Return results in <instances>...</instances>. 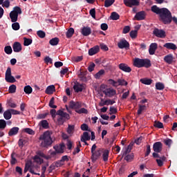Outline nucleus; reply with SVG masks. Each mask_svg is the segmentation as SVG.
Returning <instances> with one entry per match:
<instances>
[{"instance_id":"6e6552de","label":"nucleus","mask_w":177,"mask_h":177,"mask_svg":"<svg viewBox=\"0 0 177 177\" xmlns=\"http://www.w3.org/2000/svg\"><path fill=\"white\" fill-rule=\"evenodd\" d=\"M153 150L155 153H161L162 151V143L161 142H156L153 145Z\"/></svg>"},{"instance_id":"c03bdc74","label":"nucleus","mask_w":177,"mask_h":177,"mask_svg":"<svg viewBox=\"0 0 177 177\" xmlns=\"http://www.w3.org/2000/svg\"><path fill=\"white\" fill-rule=\"evenodd\" d=\"M111 20H118L120 19V15L116 12H113L110 16Z\"/></svg>"},{"instance_id":"4d7b16f0","label":"nucleus","mask_w":177,"mask_h":177,"mask_svg":"<svg viewBox=\"0 0 177 177\" xmlns=\"http://www.w3.org/2000/svg\"><path fill=\"white\" fill-rule=\"evenodd\" d=\"M82 131H88V132H91V129H89V126L88 124L84 123L80 127Z\"/></svg>"},{"instance_id":"473e14b6","label":"nucleus","mask_w":177,"mask_h":177,"mask_svg":"<svg viewBox=\"0 0 177 177\" xmlns=\"http://www.w3.org/2000/svg\"><path fill=\"white\" fill-rule=\"evenodd\" d=\"M19 17V15L17 14H15V12H12V11L10 13V18L11 19L12 23H16L17 21V19Z\"/></svg>"},{"instance_id":"13d9d810","label":"nucleus","mask_w":177,"mask_h":177,"mask_svg":"<svg viewBox=\"0 0 177 177\" xmlns=\"http://www.w3.org/2000/svg\"><path fill=\"white\" fill-rule=\"evenodd\" d=\"M130 37L131 38H132L133 39H135V38H136L138 37V30H131L130 32Z\"/></svg>"},{"instance_id":"f704fd0d","label":"nucleus","mask_w":177,"mask_h":177,"mask_svg":"<svg viewBox=\"0 0 177 177\" xmlns=\"http://www.w3.org/2000/svg\"><path fill=\"white\" fill-rule=\"evenodd\" d=\"M140 82L144 84V85H151L153 80L151 79L143 78L140 79Z\"/></svg>"},{"instance_id":"6e6d98bb","label":"nucleus","mask_w":177,"mask_h":177,"mask_svg":"<svg viewBox=\"0 0 177 177\" xmlns=\"http://www.w3.org/2000/svg\"><path fill=\"white\" fill-rule=\"evenodd\" d=\"M16 85L12 84L8 88L9 93H16Z\"/></svg>"},{"instance_id":"72a5a7b5","label":"nucleus","mask_w":177,"mask_h":177,"mask_svg":"<svg viewBox=\"0 0 177 177\" xmlns=\"http://www.w3.org/2000/svg\"><path fill=\"white\" fill-rule=\"evenodd\" d=\"M106 72L104 71V69H101L95 75V80H100V77H103V75H104V73Z\"/></svg>"},{"instance_id":"2eb2a0df","label":"nucleus","mask_w":177,"mask_h":177,"mask_svg":"<svg viewBox=\"0 0 177 177\" xmlns=\"http://www.w3.org/2000/svg\"><path fill=\"white\" fill-rule=\"evenodd\" d=\"M142 62H143V59L135 58L133 59V65L134 66V67H137V68H142Z\"/></svg>"},{"instance_id":"58836bf2","label":"nucleus","mask_w":177,"mask_h":177,"mask_svg":"<svg viewBox=\"0 0 177 177\" xmlns=\"http://www.w3.org/2000/svg\"><path fill=\"white\" fill-rule=\"evenodd\" d=\"M33 160L35 162H37V164H39V165H41V164H44V159L39 158L38 156H35Z\"/></svg>"},{"instance_id":"a211bd4d","label":"nucleus","mask_w":177,"mask_h":177,"mask_svg":"<svg viewBox=\"0 0 177 177\" xmlns=\"http://www.w3.org/2000/svg\"><path fill=\"white\" fill-rule=\"evenodd\" d=\"M20 129L17 127L11 128L8 131V136H16L19 133Z\"/></svg>"},{"instance_id":"412c9836","label":"nucleus","mask_w":177,"mask_h":177,"mask_svg":"<svg viewBox=\"0 0 177 177\" xmlns=\"http://www.w3.org/2000/svg\"><path fill=\"white\" fill-rule=\"evenodd\" d=\"M115 103V101L111 100H106L105 101L103 100V98L101 99V102H100V106H109V104L113 105Z\"/></svg>"},{"instance_id":"ea45409f","label":"nucleus","mask_w":177,"mask_h":177,"mask_svg":"<svg viewBox=\"0 0 177 177\" xmlns=\"http://www.w3.org/2000/svg\"><path fill=\"white\" fill-rule=\"evenodd\" d=\"M66 35V38H71V37H73V35H74V28H70L67 30Z\"/></svg>"},{"instance_id":"cd10ccee","label":"nucleus","mask_w":177,"mask_h":177,"mask_svg":"<svg viewBox=\"0 0 177 177\" xmlns=\"http://www.w3.org/2000/svg\"><path fill=\"white\" fill-rule=\"evenodd\" d=\"M86 140H91V136H89V133L84 132L83 136L81 138V142H86Z\"/></svg>"},{"instance_id":"a878e982","label":"nucleus","mask_w":177,"mask_h":177,"mask_svg":"<svg viewBox=\"0 0 177 177\" xmlns=\"http://www.w3.org/2000/svg\"><path fill=\"white\" fill-rule=\"evenodd\" d=\"M151 66V61L149 59H142V67H145V68H150Z\"/></svg>"},{"instance_id":"c85d7f7f","label":"nucleus","mask_w":177,"mask_h":177,"mask_svg":"<svg viewBox=\"0 0 177 177\" xmlns=\"http://www.w3.org/2000/svg\"><path fill=\"white\" fill-rule=\"evenodd\" d=\"M60 39H59V37H54L49 41L50 45L52 46H56V45L59 44Z\"/></svg>"},{"instance_id":"338daca9","label":"nucleus","mask_w":177,"mask_h":177,"mask_svg":"<svg viewBox=\"0 0 177 177\" xmlns=\"http://www.w3.org/2000/svg\"><path fill=\"white\" fill-rule=\"evenodd\" d=\"M24 132H26V133H28V135H34L35 133L32 129L30 128H26L24 129Z\"/></svg>"},{"instance_id":"9b49d317","label":"nucleus","mask_w":177,"mask_h":177,"mask_svg":"<svg viewBox=\"0 0 177 177\" xmlns=\"http://www.w3.org/2000/svg\"><path fill=\"white\" fill-rule=\"evenodd\" d=\"M100 156H102V151L100 149H97V151L93 152L91 153V160L93 162H95V161L98 160Z\"/></svg>"},{"instance_id":"9d476101","label":"nucleus","mask_w":177,"mask_h":177,"mask_svg":"<svg viewBox=\"0 0 177 177\" xmlns=\"http://www.w3.org/2000/svg\"><path fill=\"white\" fill-rule=\"evenodd\" d=\"M118 46L120 49H127L129 48V43L125 39H123L118 44Z\"/></svg>"},{"instance_id":"c756f323","label":"nucleus","mask_w":177,"mask_h":177,"mask_svg":"<svg viewBox=\"0 0 177 177\" xmlns=\"http://www.w3.org/2000/svg\"><path fill=\"white\" fill-rule=\"evenodd\" d=\"M39 125L40 127H42V128H44V129H48V128H49V122H48V120H43L40 121Z\"/></svg>"},{"instance_id":"6ab92c4d","label":"nucleus","mask_w":177,"mask_h":177,"mask_svg":"<svg viewBox=\"0 0 177 177\" xmlns=\"http://www.w3.org/2000/svg\"><path fill=\"white\" fill-rule=\"evenodd\" d=\"M157 48H158V45L157 44V43L151 44L149 49V55H154V53H156V50H157Z\"/></svg>"},{"instance_id":"bb28decb","label":"nucleus","mask_w":177,"mask_h":177,"mask_svg":"<svg viewBox=\"0 0 177 177\" xmlns=\"http://www.w3.org/2000/svg\"><path fill=\"white\" fill-rule=\"evenodd\" d=\"M102 153V160L104 162H107V161H109V154H110V151H109L108 149H105Z\"/></svg>"},{"instance_id":"f03ea898","label":"nucleus","mask_w":177,"mask_h":177,"mask_svg":"<svg viewBox=\"0 0 177 177\" xmlns=\"http://www.w3.org/2000/svg\"><path fill=\"white\" fill-rule=\"evenodd\" d=\"M51 135L52 132L46 131L40 136L39 140H41V147H49V146H52V143H53V139L52 138Z\"/></svg>"},{"instance_id":"e433bc0d","label":"nucleus","mask_w":177,"mask_h":177,"mask_svg":"<svg viewBox=\"0 0 177 177\" xmlns=\"http://www.w3.org/2000/svg\"><path fill=\"white\" fill-rule=\"evenodd\" d=\"M24 91L26 95H30V93H32V87L30 85L26 86L24 88Z\"/></svg>"},{"instance_id":"f3484780","label":"nucleus","mask_w":177,"mask_h":177,"mask_svg":"<svg viewBox=\"0 0 177 177\" xmlns=\"http://www.w3.org/2000/svg\"><path fill=\"white\" fill-rule=\"evenodd\" d=\"M82 35L84 37H88V35H91L92 34V29L89 27H83L81 31Z\"/></svg>"},{"instance_id":"79ce46f5","label":"nucleus","mask_w":177,"mask_h":177,"mask_svg":"<svg viewBox=\"0 0 177 177\" xmlns=\"http://www.w3.org/2000/svg\"><path fill=\"white\" fill-rule=\"evenodd\" d=\"M153 127H155V128H158L159 129H161L164 128V124H162V122L160 121H155L153 124Z\"/></svg>"},{"instance_id":"37998d69","label":"nucleus","mask_w":177,"mask_h":177,"mask_svg":"<svg viewBox=\"0 0 177 177\" xmlns=\"http://www.w3.org/2000/svg\"><path fill=\"white\" fill-rule=\"evenodd\" d=\"M32 44V39L24 37V46H28Z\"/></svg>"},{"instance_id":"09e8293b","label":"nucleus","mask_w":177,"mask_h":177,"mask_svg":"<svg viewBox=\"0 0 177 177\" xmlns=\"http://www.w3.org/2000/svg\"><path fill=\"white\" fill-rule=\"evenodd\" d=\"M15 156H16V153L13 152L11 154V160H10L11 165H15V164H16V162H17V159H16V158H15Z\"/></svg>"},{"instance_id":"7ed1b4c3","label":"nucleus","mask_w":177,"mask_h":177,"mask_svg":"<svg viewBox=\"0 0 177 177\" xmlns=\"http://www.w3.org/2000/svg\"><path fill=\"white\" fill-rule=\"evenodd\" d=\"M57 115H59L60 117L57 119V121L59 124H61L63 125L64 124L65 121H67V120H70V115L62 110H58L57 111Z\"/></svg>"},{"instance_id":"a18cd8bd","label":"nucleus","mask_w":177,"mask_h":177,"mask_svg":"<svg viewBox=\"0 0 177 177\" xmlns=\"http://www.w3.org/2000/svg\"><path fill=\"white\" fill-rule=\"evenodd\" d=\"M53 104H55V97H52L49 102L48 106L50 107V109H57V106Z\"/></svg>"},{"instance_id":"ddd939ff","label":"nucleus","mask_w":177,"mask_h":177,"mask_svg":"<svg viewBox=\"0 0 177 177\" xmlns=\"http://www.w3.org/2000/svg\"><path fill=\"white\" fill-rule=\"evenodd\" d=\"M103 93H104L106 96H108L109 97H111L117 93V91L113 88H109L103 91Z\"/></svg>"},{"instance_id":"20e7f679","label":"nucleus","mask_w":177,"mask_h":177,"mask_svg":"<svg viewBox=\"0 0 177 177\" xmlns=\"http://www.w3.org/2000/svg\"><path fill=\"white\" fill-rule=\"evenodd\" d=\"M28 171L30 174H32V175H39V176L41 175L39 173H36L35 171H34V167L32 166V161L27 162L25 164L24 173L27 174V172H28Z\"/></svg>"},{"instance_id":"aec40b11","label":"nucleus","mask_w":177,"mask_h":177,"mask_svg":"<svg viewBox=\"0 0 177 177\" xmlns=\"http://www.w3.org/2000/svg\"><path fill=\"white\" fill-rule=\"evenodd\" d=\"M88 74L87 71H82L80 69V72L78 73V77L80 78L81 81H86V75Z\"/></svg>"},{"instance_id":"bf43d9fd","label":"nucleus","mask_w":177,"mask_h":177,"mask_svg":"<svg viewBox=\"0 0 177 177\" xmlns=\"http://www.w3.org/2000/svg\"><path fill=\"white\" fill-rule=\"evenodd\" d=\"M118 85H120V86H127V85H128V82L127 81H125V80L124 79H118Z\"/></svg>"},{"instance_id":"c9c22d12","label":"nucleus","mask_w":177,"mask_h":177,"mask_svg":"<svg viewBox=\"0 0 177 177\" xmlns=\"http://www.w3.org/2000/svg\"><path fill=\"white\" fill-rule=\"evenodd\" d=\"M3 117L5 120H10V118H12V113L9 109L3 113Z\"/></svg>"},{"instance_id":"4c0bfd02","label":"nucleus","mask_w":177,"mask_h":177,"mask_svg":"<svg viewBox=\"0 0 177 177\" xmlns=\"http://www.w3.org/2000/svg\"><path fill=\"white\" fill-rule=\"evenodd\" d=\"M145 110H146V105L139 104L138 110L137 111L138 115H140V114H142V113H143V111H145Z\"/></svg>"},{"instance_id":"052dcab7","label":"nucleus","mask_w":177,"mask_h":177,"mask_svg":"<svg viewBox=\"0 0 177 177\" xmlns=\"http://www.w3.org/2000/svg\"><path fill=\"white\" fill-rule=\"evenodd\" d=\"M64 163L62 162V160H59V162H56L55 165H51L50 166V168H53V167H56L57 168H59V167H62V165H64Z\"/></svg>"},{"instance_id":"0e129e2a","label":"nucleus","mask_w":177,"mask_h":177,"mask_svg":"<svg viewBox=\"0 0 177 177\" xmlns=\"http://www.w3.org/2000/svg\"><path fill=\"white\" fill-rule=\"evenodd\" d=\"M10 6V1L9 0H5L3 1L2 7L6 8L7 9Z\"/></svg>"},{"instance_id":"5fc2aeb1","label":"nucleus","mask_w":177,"mask_h":177,"mask_svg":"<svg viewBox=\"0 0 177 177\" xmlns=\"http://www.w3.org/2000/svg\"><path fill=\"white\" fill-rule=\"evenodd\" d=\"M11 12H12L13 13L17 15H21V8H20V7L19 6H16L14 8V10Z\"/></svg>"},{"instance_id":"393cba45","label":"nucleus","mask_w":177,"mask_h":177,"mask_svg":"<svg viewBox=\"0 0 177 177\" xmlns=\"http://www.w3.org/2000/svg\"><path fill=\"white\" fill-rule=\"evenodd\" d=\"M164 60L168 64H171L172 62H174V56L172 55V54L167 55L165 56Z\"/></svg>"},{"instance_id":"4468645a","label":"nucleus","mask_w":177,"mask_h":177,"mask_svg":"<svg viewBox=\"0 0 177 177\" xmlns=\"http://www.w3.org/2000/svg\"><path fill=\"white\" fill-rule=\"evenodd\" d=\"M12 49L13 51L16 53H19V52H21V50L23 49L21 47V44L19 41H15L12 45Z\"/></svg>"},{"instance_id":"de8ad7c7","label":"nucleus","mask_w":177,"mask_h":177,"mask_svg":"<svg viewBox=\"0 0 177 177\" xmlns=\"http://www.w3.org/2000/svg\"><path fill=\"white\" fill-rule=\"evenodd\" d=\"M115 2V0H105L104 1V6L105 8H110L113 3Z\"/></svg>"},{"instance_id":"7c9ffc66","label":"nucleus","mask_w":177,"mask_h":177,"mask_svg":"<svg viewBox=\"0 0 177 177\" xmlns=\"http://www.w3.org/2000/svg\"><path fill=\"white\" fill-rule=\"evenodd\" d=\"M133 147V144L132 142H131L127 146V147H126L125 151L123 152L122 157H124V156H127V154H129V153H131V150H132Z\"/></svg>"},{"instance_id":"69168bd1","label":"nucleus","mask_w":177,"mask_h":177,"mask_svg":"<svg viewBox=\"0 0 177 177\" xmlns=\"http://www.w3.org/2000/svg\"><path fill=\"white\" fill-rule=\"evenodd\" d=\"M37 34L38 35V37H39V38H45L46 34L45 33V32L42 31V30H38L37 32Z\"/></svg>"},{"instance_id":"a19ab883","label":"nucleus","mask_w":177,"mask_h":177,"mask_svg":"<svg viewBox=\"0 0 177 177\" xmlns=\"http://www.w3.org/2000/svg\"><path fill=\"white\" fill-rule=\"evenodd\" d=\"M4 52L5 53H6V55H12V53L13 52V50L12 49V46H5Z\"/></svg>"},{"instance_id":"b1692460","label":"nucleus","mask_w":177,"mask_h":177,"mask_svg":"<svg viewBox=\"0 0 177 177\" xmlns=\"http://www.w3.org/2000/svg\"><path fill=\"white\" fill-rule=\"evenodd\" d=\"M55 91H56L55 85H50L46 88L45 93L47 95H52V93H53Z\"/></svg>"},{"instance_id":"603ef678","label":"nucleus","mask_w":177,"mask_h":177,"mask_svg":"<svg viewBox=\"0 0 177 177\" xmlns=\"http://www.w3.org/2000/svg\"><path fill=\"white\" fill-rule=\"evenodd\" d=\"M5 80L6 81V82H10V84H13L16 81V79L15 78V77H13L12 75L8 76V77H5Z\"/></svg>"},{"instance_id":"dca6fc26","label":"nucleus","mask_w":177,"mask_h":177,"mask_svg":"<svg viewBox=\"0 0 177 177\" xmlns=\"http://www.w3.org/2000/svg\"><path fill=\"white\" fill-rule=\"evenodd\" d=\"M100 50V47L99 46H93V48L88 50L89 56H93V55H96V53H99Z\"/></svg>"},{"instance_id":"49530a36","label":"nucleus","mask_w":177,"mask_h":177,"mask_svg":"<svg viewBox=\"0 0 177 177\" xmlns=\"http://www.w3.org/2000/svg\"><path fill=\"white\" fill-rule=\"evenodd\" d=\"M48 115H49V112L45 113H40L37 116V120H44V118H46Z\"/></svg>"},{"instance_id":"774afa93","label":"nucleus","mask_w":177,"mask_h":177,"mask_svg":"<svg viewBox=\"0 0 177 177\" xmlns=\"http://www.w3.org/2000/svg\"><path fill=\"white\" fill-rule=\"evenodd\" d=\"M125 169H127L125 165H122L119 169V175H122L125 172Z\"/></svg>"},{"instance_id":"864d4df0","label":"nucleus","mask_w":177,"mask_h":177,"mask_svg":"<svg viewBox=\"0 0 177 177\" xmlns=\"http://www.w3.org/2000/svg\"><path fill=\"white\" fill-rule=\"evenodd\" d=\"M156 88L158 91H162L165 86H164V84L161 82H158L156 84Z\"/></svg>"},{"instance_id":"423d86ee","label":"nucleus","mask_w":177,"mask_h":177,"mask_svg":"<svg viewBox=\"0 0 177 177\" xmlns=\"http://www.w3.org/2000/svg\"><path fill=\"white\" fill-rule=\"evenodd\" d=\"M126 6L132 8V6H139V0H123Z\"/></svg>"},{"instance_id":"3c124183","label":"nucleus","mask_w":177,"mask_h":177,"mask_svg":"<svg viewBox=\"0 0 177 177\" xmlns=\"http://www.w3.org/2000/svg\"><path fill=\"white\" fill-rule=\"evenodd\" d=\"M12 28L15 31H17V30H20V24H19V22H14L12 24Z\"/></svg>"},{"instance_id":"8fccbe9b","label":"nucleus","mask_w":177,"mask_h":177,"mask_svg":"<svg viewBox=\"0 0 177 177\" xmlns=\"http://www.w3.org/2000/svg\"><path fill=\"white\" fill-rule=\"evenodd\" d=\"M75 128V126L68 124V129H67V133L70 135L71 133H74V129Z\"/></svg>"},{"instance_id":"680f3d73","label":"nucleus","mask_w":177,"mask_h":177,"mask_svg":"<svg viewBox=\"0 0 177 177\" xmlns=\"http://www.w3.org/2000/svg\"><path fill=\"white\" fill-rule=\"evenodd\" d=\"M76 113H78V114H88V110L85 108H82L76 111Z\"/></svg>"},{"instance_id":"f257e3e1","label":"nucleus","mask_w":177,"mask_h":177,"mask_svg":"<svg viewBox=\"0 0 177 177\" xmlns=\"http://www.w3.org/2000/svg\"><path fill=\"white\" fill-rule=\"evenodd\" d=\"M151 12L159 15V20L163 24H171L172 23V12L167 8H160L157 6L151 8Z\"/></svg>"},{"instance_id":"e2e57ef3","label":"nucleus","mask_w":177,"mask_h":177,"mask_svg":"<svg viewBox=\"0 0 177 177\" xmlns=\"http://www.w3.org/2000/svg\"><path fill=\"white\" fill-rule=\"evenodd\" d=\"M6 128V121L5 120H0V129H5Z\"/></svg>"},{"instance_id":"2f4dec72","label":"nucleus","mask_w":177,"mask_h":177,"mask_svg":"<svg viewBox=\"0 0 177 177\" xmlns=\"http://www.w3.org/2000/svg\"><path fill=\"white\" fill-rule=\"evenodd\" d=\"M166 160H167V158L165 156H162L159 159H156V162L158 164V166L162 167V165H164V161H165Z\"/></svg>"},{"instance_id":"4be33fe9","label":"nucleus","mask_w":177,"mask_h":177,"mask_svg":"<svg viewBox=\"0 0 177 177\" xmlns=\"http://www.w3.org/2000/svg\"><path fill=\"white\" fill-rule=\"evenodd\" d=\"M164 48L167 49H171V50H176V45L174 43H166L163 45Z\"/></svg>"},{"instance_id":"5701e85b","label":"nucleus","mask_w":177,"mask_h":177,"mask_svg":"<svg viewBox=\"0 0 177 177\" xmlns=\"http://www.w3.org/2000/svg\"><path fill=\"white\" fill-rule=\"evenodd\" d=\"M73 89L76 93H78L80 92H82L84 90V86L82 84H80L79 83H77L74 85Z\"/></svg>"},{"instance_id":"39448f33","label":"nucleus","mask_w":177,"mask_h":177,"mask_svg":"<svg viewBox=\"0 0 177 177\" xmlns=\"http://www.w3.org/2000/svg\"><path fill=\"white\" fill-rule=\"evenodd\" d=\"M153 35H155V37H157L158 38H165V37H167V35L165 34L164 30L158 29L157 28L153 29Z\"/></svg>"},{"instance_id":"0eeeda50","label":"nucleus","mask_w":177,"mask_h":177,"mask_svg":"<svg viewBox=\"0 0 177 177\" xmlns=\"http://www.w3.org/2000/svg\"><path fill=\"white\" fill-rule=\"evenodd\" d=\"M118 68L121 71H124V73H131V71H132V68L125 63L120 64Z\"/></svg>"},{"instance_id":"f8f14e48","label":"nucleus","mask_w":177,"mask_h":177,"mask_svg":"<svg viewBox=\"0 0 177 177\" xmlns=\"http://www.w3.org/2000/svg\"><path fill=\"white\" fill-rule=\"evenodd\" d=\"M66 147V145L64 143L60 144L59 145H55L53 147V149L57 151L58 154H62L64 153V148Z\"/></svg>"},{"instance_id":"1a4fd4ad","label":"nucleus","mask_w":177,"mask_h":177,"mask_svg":"<svg viewBox=\"0 0 177 177\" xmlns=\"http://www.w3.org/2000/svg\"><path fill=\"white\" fill-rule=\"evenodd\" d=\"M135 20H138L140 21L141 20H145L146 19V12L145 11H140L137 12L134 17Z\"/></svg>"}]
</instances>
